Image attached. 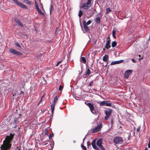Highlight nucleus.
<instances>
[{
	"instance_id": "nucleus-1",
	"label": "nucleus",
	"mask_w": 150,
	"mask_h": 150,
	"mask_svg": "<svg viewBox=\"0 0 150 150\" xmlns=\"http://www.w3.org/2000/svg\"><path fill=\"white\" fill-rule=\"evenodd\" d=\"M15 133L10 134V136H7L5 140L3 142V144L1 146V148L2 150H7L11 147V142L14 136Z\"/></svg>"
},
{
	"instance_id": "nucleus-2",
	"label": "nucleus",
	"mask_w": 150,
	"mask_h": 150,
	"mask_svg": "<svg viewBox=\"0 0 150 150\" xmlns=\"http://www.w3.org/2000/svg\"><path fill=\"white\" fill-rule=\"evenodd\" d=\"M91 0H88L86 3H83L80 7V8H83L84 10H86L88 9V8L91 6Z\"/></svg>"
},
{
	"instance_id": "nucleus-3",
	"label": "nucleus",
	"mask_w": 150,
	"mask_h": 150,
	"mask_svg": "<svg viewBox=\"0 0 150 150\" xmlns=\"http://www.w3.org/2000/svg\"><path fill=\"white\" fill-rule=\"evenodd\" d=\"M20 117L19 118H14L13 122L11 124V126L15 128L17 125L18 124H19V122L21 121V118H20V117L21 116V114L19 115Z\"/></svg>"
},
{
	"instance_id": "nucleus-4",
	"label": "nucleus",
	"mask_w": 150,
	"mask_h": 150,
	"mask_svg": "<svg viewBox=\"0 0 150 150\" xmlns=\"http://www.w3.org/2000/svg\"><path fill=\"white\" fill-rule=\"evenodd\" d=\"M59 98V97H58L57 96H56L54 98V100L53 101L51 105V109L52 113H53L55 105H56L57 102V101Z\"/></svg>"
},
{
	"instance_id": "nucleus-5",
	"label": "nucleus",
	"mask_w": 150,
	"mask_h": 150,
	"mask_svg": "<svg viewBox=\"0 0 150 150\" xmlns=\"http://www.w3.org/2000/svg\"><path fill=\"white\" fill-rule=\"evenodd\" d=\"M105 111L106 115V116L105 117V119L107 120L110 116L112 112V110L110 109H108L105 110Z\"/></svg>"
},
{
	"instance_id": "nucleus-6",
	"label": "nucleus",
	"mask_w": 150,
	"mask_h": 150,
	"mask_svg": "<svg viewBox=\"0 0 150 150\" xmlns=\"http://www.w3.org/2000/svg\"><path fill=\"white\" fill-rule=\"evenodd\" d=\"M122 141V138L120 137H117L113 139L114 142L116 144H121Z\"/></svg>"
},
{
	"instance_id": "nucleus-7",
	"label": "nucleus",
	"mask_w": 150,
	"mask_h": 150,
	"mask_svg": "<svg viewBox=\"0 0 150 150\" xmlns=\"http://www.w3.org/2000/svg\"><path fill=\"white\" fill-rule=\"evenodd\" d=\"M73 97L76 100H80L84 98V95H80L79 94H72Z\"/></svg>"
},
{
	"instance_id": "nucleus-8",
	"label": "nucleus",
	"mask_w": 150,
	"mask_h": 150,
	"mask_svg": "<svg viewBox=\"0 0 150 150\" xmlns=\"http://www.w3.org/2000/svg\"><path fill=\"white\" fill-rule=\"evenodd\" d=\"M111 105L112 103L110 102L106 101H103L100 103V106H110Z\"/></svg>"
},
{
	"instance_id": "nucleus-9",
	"label": "nucleus",
	"mask_w": 150,
	"mask_h": 150,
	"mask_svg": "<svg viewBox=\"0 0 150 150\" xmlns=\"http://www.w3.org/2000/svg\"><path fill=\"white\" fill-rule=\"evenodd\" d=\"M102 139H98L97 142V145L99 147L101 150H105V149L103 147V146L102 145Z\"/></svg>"
},
{
	"instance_id": "nucleus-10",
	"label": "nucleus",
	"mask_w": 150,
	"mask_h": 150,
	"mask_svg": "<svg viewBox=\"0 0 150 150\" xmlns=\"http://www.w3.org/2000/svg\"><path fill=\"white\" fill-rule=\"evenodd\" d=\"M102 127V124H101L97 126L93 130V132L95 133L97 132L98 131L100 130Z\"/></svg>"
},
{
	"instance_id": "nucleus-11",
	"label": "nucleus",
	"mask_w": 150,
	"mask_h": 150,
	"mask_svg": "<svg viewBox=\"0 0 150 150\" xmlns=\"http://www.w3.org/2000/svg\"><path fill=\"white\" fill-rule=\"evenodd\" d=\"M10 52L15 54L21 55L22 54V53L18 51L17 50L13 49H11L10 50Z\"/></svg>"
},
{
	"instance_id": "nucleus-12",
	"label": "nucleus",
	"mask_w": 150,
	"mask_h": 150,
	"mask_svg": "<svg viewBox=\"0 0 150 150\" xmlns=\"http://www.w3.org/2000/svg\"><path fill=\"white\" fill-rule=\"evenodd\" d=\"M88 105L89 107L91 112L93 114L95 113H96V110L94 109L93 105L90 103H88Z\"/></svg>"
},
{
	"instance_id": "nucleus-13",
	"label": "nucleus",
	"mask_w": 150,
	"mask_h": 150,
	"mask_svg": "<svg viewBox=\"0 0 150 150\" xmlns=\"http://www.w3.org/2000/svg\"><path fill=\"white\" fill-rule=\"evenodd\" d=\"M132 70H128L126 71L125 73V78L128 79L129 75L132 73Z\"/></svg>"
},
{
	"instance_id": "nucleus-14",
	"label": "nucleus",
	"mask_w": 150,
	"mask_h": 150,
	"mask_svg": "<svg viewBox=\"0 0 150 150\" xmlns=\"http://www.w3.org/2000/svg\"><path fill=\"white\" fill-rule=\"evenodd\" d=\"M107 39H109V40L107 41L106 44H105V47L107 49H108L109 48H110L111 47L110 45V37H107Z\"/></svg>"
},
{
	"instance_id": "nucleus-15",
	"label": "nucleus",
	"mask_w": 150,
	"mask_h": 150,
	"mask_svg": "<svg viewBox=\"0 0 150 150\" xmlns=\"http://www.w3.org/2000/svg\"><path fill=\"white\" fill-rule=\"evenodd\" d=\"M96 139H94L93 140L92 142V145L94 149L96 150H98V147L96 146Z\"/></svg>"
},
{
	"instance_id": "nucleus-16",
	"label": "nucleus",
	"mask_w": 150,
	"mask_h": 150,
	"mask_svg": "<svg viewBox=\"0 0 150 150\" xmlns=\"http://www.w3.org/2000/svg\"><path fill=\"white\" fill-rule=\"evenodd\" d=\"M124 62V60H122L115 61H113L111 63V65H114L116 64H119L121 63H122Z\"/></svg>"
},
{
	"instance_id": "nucleus-17",
	"label": "nucleus",
	"mask_w": 150,
	"mask_h": 150,
	"mask_svg": "<svg viewBox=\"0 0 150 150\" xmlns=\"http://www.w3.org/2000/svg\"><path fill=\"white\" fill-rule=\"evenodd\" d=\"M83 27L84 28V29L87 32H88L90 30L89 28L87 26V25H85V21H83Z\"/></svg>"
},
{
	"instance_id": "nucleus-18",
	"label": "nucleus",
	"mask_w": 150,
	"mask_h": 150,
	"mask_svg": "<svg viewBox=\"0 0 150 150\" xmlns=\"http://www.w3.org/2000/svg\"><path fill=\"white\" fill-rule=\"evenodd\" d=\"M15 21L19 25H20L21 27H23V25L21 22L19 21V20L17 18H16L15 19Z\"/></svg>"
},
{
	"instance_id": "nucleus-19",
	"label": "nucleus",
	"mask_w": 150,
	"mask_h": 150,
	"mask_svg": "<svg viewBox=\"0 0 150 150\" xmlns=\"http://www.w3.org/2000/svg\"><path fill=\"white\" fill-rule=\"evenodd\" d=\"M91 73V71L89 69H88L87 71L86 72L84 77L85 78H87L90 74Z\"/></svg>"
},
{
	"instance_id": "nucleus-20",
	"label": "nucleus",
	"mask_w": 150,
	"mask_h": 150,
	"mask_svg": "<svg viewBox=\"0 0 150 150\" xmlns=\"http://www.w3.org/2000/svg\"><path fill=\"white\" fill-rule=\"evenodd\" d=\"M108 59V56L107 55H105L103 57V60L104 62H107Z\"/></svg>"
},
{
	"instance_id": "nucleus-21",
	"label": "nucleus",
	"mask_w": 150,
	"mask_h": 150,
	"mask_svg": "<svg viewBox=\"0 0 150 150\" xmlns=\"http://www.w3.org/2000/svg\"><path fill=\"white\" fill-rule=\"evenodd\" d=\"M95 22L97 24H99L100 22V17L96 18L95 19Z\"/></svg>"
},
{
	"instance_id": "nucleus-22",
	"label": "nucleus",
	"mask_w": 150,
	"mask_h": 150,
	"mask_svg": "<svg viewBox=\"0 0 150 150\" xmlns=\"http://www.w3.org/2000/svg\"><path fill=\"white\" fill-rule=\"evenodd\" d=\"M19 6L24 9H27L28 8L24 4H22L21 3Z\"/></svg>"
},
{
	"instance_id": "nucleus-23",
	"label": "nucleus",
	"mask_w": 150,
	"mask_h": 150,
	"mask_svg": "<svg viewBox=\"0 0 150 150\" xmlns=\"http://www.w3.org/2000/svg\"><path fill=\"white\" fill-rule=\"evenodd\" d=\"M80 61L84 64H85L86 63V59L84 57H81Z\"/></svg>"
},
{
	"instance_id": "nucleus-24",
	"label": "nucleus",
	"mask_w": 150,
	"mask_h": 150,
	"mask_svg": "<svg viewBox=\"0 0 150 150\" xmlns=\"http://www.w3.org/2000/svg\"><path fill=\"white\" fill-rule=\"evenodd\" d=\"M54 10V7L53 6V5L52 4H51L50 5V14H51L52 13V12Z\"/></svg>"
},
{
	"instance_id": "nucleus-25",
	"label": "nucleus",
	"mask_w": 150,
	"mask_h": 150,
	"mask_svg": "<svg viewBox=\"0 0 150 150\" xmlns=\"http://www.w3.org/2000/svg\"><path fill=\"white\" fill-rule=\"evenodd\" d=\"M117 43L115 41L112 42L111 44L112 47H115L117 45Z\"/></svg>"
},
{
	"instance_id": "nucleus-26",
	"label": "nucleus",
	"mask_w": 150,
	"mask_h": 150,
	"mask_svg": "<svg viewBox=\"0 0 150 150\" xmlns=\"http://www.w3.org/2000/svg\"><path fill=\"white\" fill-rule=\"evenodd\" d=\"M24 1L25 3L28 5H31V2L28 0H24Z\"/></svg>"
},
{
	"instance_id": "nucleus-27",
	"label": "nucleus",
	"mask_w": 150,
	"mask_h": 150,
	"mask_svg": "<svg viewBox=\"0 0 150 150\" xmlns=\"http://www.w3.org/2000/svg\"><path fill=\"white\" fill-rule=\"evenodd\" d=\"M13 1L17 5L19 6L21 2L19 1L18 0H13Z\"/></svg>"
},
{
	"instance_id": "nucleus-28",
	"label": "nucleus",
	"mask_w": 150,
	"mask_h": 150,
	"mask_svg": "<svg viewBox=\"0 0 150 150\" xmlns=\"http://www.w3.org/2000/svg\"><path fill=\"white\" fill-rule=\"evenodd\" d=\"M83 12L81 10H80L79 12L78 16L79 17H81L83 15Z\"/></svg>"
},
{
	"instance_id": "nucleus-29",
	"label": "nucleus",
	"mask_w": 150,
	"mask_h": 150,
	"mask_svg": "<svg viewBox=\"0 0 150 150\" xmlns=\"http://www.w3.org/2000/svg\"><path fill=\"white\" fill-rule=\"evenodd\" d=\"M91 21L90 20H89L86 23V21H85V25H88L91 24Z\"/></svg>"
},
{
	"instance_id": "nucleus-30",
	"label": "nucleus",
	"mask_w": 150,
	"mask_h": 150,
	"mask_svg": "<svg viewBox=\"0 0 150 150\" xmlns=\"http://www.w3.org/2000/svg\"><path fill=\"white\" fill-rule=\"evenodd\" d=\"M38 12L40 14L44 16H45V14L43 12H42L41 10H40V11H39Z\"/></svg>"
},
{
	"instance_id": "nucleus-31",
	"label": "nucleus",
	"mask_w": 150,
	"mask_h": 150,
	"mask_svg": "<svg viewBox=\"0 0 150 150\" xmlns=\"http://www.w3.org/2000/svg\"><path fill=\"white\" fill-rule=\"evenodd\" d=\"M63 86L62 85H60L59 86V91H62V90L63 88Z\"/></svg>"
},
{
	"instance_id": "nucleus-32",
	"label": "nucleus",
	"mask_w": 150,
	"mask_h": 150,
	"mask_svg": "<svg viewBox=\"0 0 150 150\" xmlns=\"http://www.w3.org/2000/svg\"><path fill=\"white\" fill-rule=\"evenodd\" d=\"M106 11L107 13H108L111 11V10L110 8H108L106 9Z\"/></svg>"
},
{
	"instance_id": "nucleus-33",
	"label": "nucleus",
	"mask_w": 150,
	"mask_h": 150,
	"mask_svg": "<svg viewBox=\"0 0 150 150\" xmlns=\"http://www.w3.org/2000/svg\"><path fill=\"white\" fill-rule=\"evenodd\" d=\"M93 81H91L90 83H89L88 86H91L93 85Z\"/></svg>"
},
{
	"instance_id": "nucleus-34",
	"label": "nucleus",
	"mask_w": 150,
	"mask_h": 150,
	"mask_svg": "<svg viewBox=\"0 0 150 150\" xmlns=\"http://www.w3.org/2000/svg\"><path fill=\"white\" fill-rule=\"evenodd\" d=\"M15 45L17 47H20L21 48V46H20V44L18 43V42H17L16 43H15Z\"/></svg>"
},
{
	"instance_id": "nucleus-35",
	"label": "nucleus",
	"mask_w": 150,
	"mask_h": 150,
	"mask_svg": "<svg viewBox=\"0 0 150 150\" xmlns=\"http://www.w3.org/2000/svg\"><path fill=\"white\" fill-rule=\"evenodd\" d=\"M81 146L83 149H84V150H87L86 147L84 146L83 144L81 145Z\"/></svg>"
},
{
	"instance_id": "nucleus-36",
	"label": "nucleus",
	"mask_w": 150,
	"mask_h": 150,
	"mask_svg": "<svg viewBox=\"0 0 150 150\" xmlns=\"http://www.w3.org/2000/svg\"><path fill=\"white\" fill-rule=\"evenodd\" d=\"M53 136V134H50L49 136V139H51V137Z\"/></svg>"
},
{
	"instance_id": "nucleus-37",
	"label": "nucleus",
	"mask_w": 150,
	"mask_h": 150,
	"mask_svg": "<svg viewBox=\"0 0 150 150\" xmlns=\"http://www.w3.org/2000/svg\"><path fill=\"white\" fill-rule=\"evenodd\" d=\"M44 95H43V96L42 97L41 99V100L40 101V103H39V104L40 103V102H41V101H42V100H45L44 98Z\"/></svg>"
},
{
	"instance_id": "nucleus-38",
	"label": "nucleus",
	"mask_w": 150,
	"mask_h": 150,
	"mask_svg": "<svg viewBox=\"0 0 150 150\" xmlns=\"http://www.w3.org/2000/svg\"><path fill=\"white\" fill-rule=\"evenodd\" d=\"M140 129V126H139L138 127V128H137V132H139V131Z\"/></svg>"
},
{
	"instance_id": "nucleus-39",
	"label": "nucleus",
	"mask_w": 150,
	"mask_h": 150,
	"mask_svg": "<svg viewBox=\"0 0 150 150\" xmlns=\"http://www.w3.org/2000/svg\"><path fill=\"white\" fill-rule=\"evenodd\" d=\"M116 33V31L115 30H113L112 31V35L115 34Z\"/></svg>"
},
{
	"instance_id": "nucleus-40",
	"label": "nucleus",
	"mask_w": 150,
	"mask_h": 150,
	"mask_svg": "<svg viewBox=\"0 0 150 150\" xmlns=\"http://www.w3.org/2000/svg\"><path fill=\"white\" fill-rule=\"evenodd\" d=\"M62 62V61H60L59 62L56 64V66H58L59 65V64Z\"/></svg>"
},
{
	"instance_id": "nucleus-41",
	"label": "nucleus",
	"mask_w": 150,
	"mask_h": 150,
	"mask_svg": "<svg viewBox=\"0 0 150 150\" xmlns=\"http://www.w3.org/2000/svg\"><path fill=\"white\" fill-rule=\"evenodd\" d=\"M132 62L134 63H136V61L134 59H132Z\"/></svg>"
},
{
	"instance_id": "nucleus-42",
	"label": "nucleus",
	"mask_w": 150,
	"mask_h": 150,
	"mask_svg": "<svg viewBox=\"0 0 150 150\" xmlns=\"http://www.w3.org/2000/svg\"><path fill=\"white\" fill-rule=\"evenodd\" d=\"M35 6H38V4L36 1H35Z\"/></svg>"
},
{
	"instance_id": "nucleus-43",
	"label": "nucleus",
	"mask_w": 150,
	"mask_h": 150,
	"mask_svg": "<svg viewBox=\"0 0 150 150\" xmlns=\"http://www.w3.org/2000/svg\"><path fill=\"white\" fill-rule=\"evenodd\" d=\"M86 136L87 135H86L85 136V137H84V138L83 139V143H84V141L85 140V139H86Z\"/></svg>"
},
{
	"instance_id": "nucleus-44",
	"label": "nucleus",
	"mask_w": 150,
	"mask_h": 150,
	"mask_svg": "<svg viewBox=\"0 0 150 150\" xmlns=\"http://www.w3.org/2000/svg\"><path fill=\"white\" fill-rule=\"evenodd\" d=\"M87 145L88 146H89L90 144H89V141H88L87 142Z\"/></svg>"
},
{
	"instance_id": "nucleus-45",
	"label": "nucleus",
	"mask_w": 150,
	"mask_h": 150,
	"mask_svg": "<svg viewBox=\"0 0 150 150\" xmlns=\"http://www.w3.org/2000/svg\"><path fill=\"white\" fill-rule=\"evenodd\" d=\"M112 35V36H113V37L115 38H116V36H115V34H114V35Z\"/></svg>"
},
{
	"instance_id": "nucleus-46",
	"label": "nucleus",
	"mask_w": 150,
	"mask_h": 150,
	"mask_svg": "<svg viewBox=\"0 0 150 150\" xmlns=\"http://www.w3.org/2000/svg\"><path fill=\"white\" fill-rule=\"evenodd\" d=\"M20 92L19 93V94H21L23 93V92L22 91H21L20 89Z\"/></svg>"
},
{
	"instance_id": "nucleus-47",
	"label": "nucleus",
	"mask_w": 150,
	"mask_h": 150,
	"mask_svg": "<svg viewBox=\"0 0 150 150\" xmlns=\"http://www.w3.org/2000/svg\"><path fill=\"white\" fill-rule=\"evenodd\" d=\"M48 131H47L46 132H45V134L46 135L48 133Z\"/></svg>"
},
{
	"instance_id": "nucleus-48",
	"label": "nucleus",
	"mask_w": 150,
	"mask_h": 150,
	"mask_svg": "<svg viewBox=\"0 0 150 150\" xmlns=\"http://www.w3.org/2000/svg\"><path fill=\"white\" fill-rule=\"evenodd\" d=\"M36 9L38 11V12L39 11H40V9L39 8Z\"/></svg>"
},
{
	"instance_id": "nucleus-49",
	"label": "nucleus",
	"mask_w": 150,
	"mask_h": 150,
	"mask_svg": "<svg viewBox=\"0 0 150 150\" xmlns=\"http://www.w3.org/2000/svg\"><path fill=\"white\" fill-rule=\"evenodd\" d=\"M57 31H59V28H57Z\"/></svg>"
},
{
	"instance_id": "nucleus-50",
	"label": "nucleus",
	"mask_w": 150,
	"mask_h": 150,
	"mask_svg": "<svg viewBox=\"0 0 150 150\" xmlns=\"http://www.w3.org/2000/svg\"><path fill=\"white\" fill-rule=\"evenodd\" d=\"M35 6V8L36 9H37V8H39L38 6Z\"/></svg>"
},
{
	"instance_id": "nucleus-51",
	"label": "nucleus",
	"mask_w": 150,
	"mask_h": 150,
	"mask_svg": "<svg viewBox=\"0 0 150 150\" xmlns=\"http://www.w3.org/2000/svg\"><path fill=\"white\" fill-rule=\"evenodd\" d=\"M28 150H32V149H28Z\"/></svg>"
},
{
	"instance_id": "nucleus-52",
	"label": "nucleus",
	"mask_w": 150,
	"mask_h": 150,
	"mask_svg": "<svg viewBox=\"0 0 150 150\" xmlns=\"http://www.w3.org/2000/svg\"><path fill=\"white\" fill-rule=\"evenodd\" d=\"M40 4H41V5H42V7H43L42 4L41 3Z\"/></svg>"
},
{
	"instance_id": "nucleus-53",
	"label": "nucleus",
	"mask_w": 150,
	"mask_h": 150,
	"mask_svg": "<svg viewBox=\"0 0 150 150\" xmlns=\"http://www.w3.org/2000/svg\"><path fill=\"white\" fill-rule=\"evenodd\" d=\"M141 55H139V57H141Z\"/></svg>"
},
{
	"instance_id": "nucleus-54",
	"label": "nucleus",
	"mask_w": 150,
	"mask_h": 150,
	"mask_svg": "<svg viewBox=\"0 0 150 150\" xmlns=\"http://www.w3.org/2000/svg\"><path fill=\"white\" fill-rule=\"evenodd\" d=\"M147 148H146L145 149V150H147Z\"/></svg>"
},
{
	"instance_id": "nucleus-55",
	"label": "nucleus",
	"mask_w": 150,
	"mask_h": 150,
	"mask_svg": "<svg viewBox=\"0 0 150 150\" xmlns=\"http://www.w3.org/2000/svg\"><path fill=\"white\" fill-rule=\"evenodd\" d=\"M107 64H106L105 65V67H106L107 66Z\"/></svg>"
},
{
	"instance_id": "nucleus-56",
	"label": "nucleus",
	"mask_w": 150,
	"mask_h": 150,
	"mask_svg": "<svg viewBox=\"0 0 150 150\" xmlns=\"http://www.w3.org/2000/svg\"><path fill=\"white\" fill-rule=\"evenodd\" d=\"M14 96V94H13V96Z\"/></svg>"
},
{
	"instance_id": "nucleus-57",
	"label": "nucleus",
	"mask_w": 150,
	"mask_h": 150,
	"mask_svg": "<svg viewBox=\"0 0 150 150\" xmlns=\"http://www.w3.org/2000/svg\"><path fill=\"white\" fill-rule=\"evenodd\" d=\"M94 11H96V10L95 9H94Z\"/></svg>"
},
{
	"instance_id": "nucleus-58",
	"label": "nucleus",
	"mask_w": 150,
	"mask_h": 150,
	"mask_svg": "<svg viewBox=\"0 0 150 150\" xmlns=\"http://www.w3.org/2000/svg\"><path fill=\"white\" fill-rule=\"evenodd\" d=\"M46 82V83H45V84H46V83H47V82Z\"/></svg>"
},
{
	"instance_id": "nucleus-59",
	"label": "nucleus",
	"mask_w": 150,
	"mask_h": 150,
	"mask_svg": "<svg viewBox=\"0 0 150 150\" xmlns=\"http://www.w3.org/2000/svg\"><path fill=\"white\" fill-rule=\"evenodd\" d=\"M17 93H18L17 94H18L19 93V92H18Z\"/></svg>"
},
{
	"instance_id": "nucleus-60",
	"label": "nucleus",
	"mask_w": 150,
	"mask_h": 150,
	"mask_svg": "<svg viewBox=\"0 0 150 150\" xmlns=\"http://www.w3.org/2000/svg\"><path fill=\"white\" fill-rule=\"evenodd\" d=\"M103 50H105V49H103Z\"/></svg>"
}]
</instances>
